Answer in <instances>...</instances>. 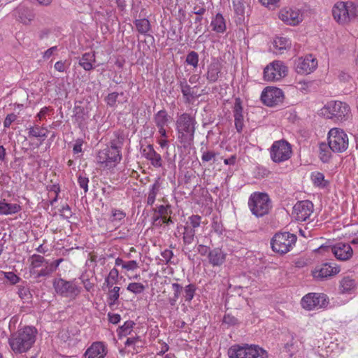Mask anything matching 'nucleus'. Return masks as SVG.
I'll return each mask as SVG.
<instances>
[{
	"label": "nucleus",
	"mask_w": 358,
	"mask_h": 358,
	"mask_svg": "<svg viewBox=\"0 0 358 358\" xmlns=\"http://www.w3.org/2000/svg\"><path fill=\"white\" fill-rule=\"evenodd\" d=\"M37 334L38 331L35 327H24L9 338L8 343L10 348L15 354L27 352L35 343Z\"/></svg>",
	"instance_id": "nucleus-1"
},
{
	"label": "nucleus",
	"mask_w": 358,
	"mask_h": 358,
	"mask_svg": "<svg viewBox=\"0 0 358 358\" xmlns=\"http://www.w3.org/2000/svg\"><path fill=\"white\" fill-rule=\"evenodd\" d=\"M196 121L194 116L184 113L176 120L178 138L180 143L190 145L194 138Z\"/></svg>",
	"instance_id": "nucleus-2"
},
{
	"label": "nucleus",
	"mask_w": 358,
	"mask_h": 358,
	"mask_svg": "<svg viewBox=\"0 0 358 358\" xmlns=\"http://www.w3.org/2000/svg\"><path fill=\"white\" fill-rule=\"evenodd\" d=\"M321 114L334 122H342L348 120L351 115L349 105L340 101L328 102L322 109Z\"/></svg>",
	"instance_id": "nucleus-3"
},
{
	"label": "nucleus",
	"mask_w": 358,
	"mask_h": 358,
	"mask_svg": "<svg viewBox=\"0 0 358 358\" xmlns=\"http://www.w3.org/2000/svg\"><path fill=\"white\" fill-rule=\"evenodd\" d=\"M248 206L252 213L259 217L268 213L271 208V201L267 194L257 192L250 195Z\"/></svg>",
	"instance_id": "nucleus-4"
},
{
	"label": "nucleus",
	"mask_w": 358,
	"mask_h": 358,
	"mask_svg": "<svg viewBox=\"0 0 358 358\" xmlns=\"http://www.w3.org/2000/svg\"><path fill=\"white\" fill-rule=\"evenodd\" d=\"M229 358H268L266 350L257 345H234L228 350Z\"/></svg>",
	"instance_id": "nucleus-5"
},
{
	"label": "nucleus",
	"mask_w": 358,
	"mask_h": 358,
	"mask_svg": "<svg viewBox=\"0 0 358 358\" xmlns=\"http://www.w3.org/2000/svg\"><path fill=\"white\" fill-rule=\"evenodd\" d=\"M296 241V236L294 234L288 232L277 233L271 239V245L274 252L282 255L288 252Z\"/></svg>",
	"instance_id": "nucleus-6"
},
{
	"label": "nucleus",
	"mask_w": 358,
	"mask_h": 358,
	"mask_svg": "<svg viewBox=\"0 0 358 358\" xmlns=\"http://www.w3.org/2000/svg\"><path fill=\"white\" fill-rule=\"evenodd\" d=\"M349 139L341 129L333 128L328 133V145L334 152H343L348 148Z\"/></svg>",
	"instance_id": "nucleus-7"
},
{
	"label": "nucleus",
	"mask_w": 358,
	"mask_h": 358,
	"mask_svg": "<svg viewBox=\"0 0 358 358\" xmlns=\"http://www.w3.org/2000/svg\"><path fill=\"white\" fill-rule=\"evenodd\" d=\"M56 292L63 296L74 299L81 292L76 280L67 281L62 278L55 280L53 283Z\"/></svg>",
	"instance_id": "nucleus-8"
},
{
	"label": "nucleus",
	"mask_w": 358,
	"mask_h": 358,
	"mask_svg": "<svg viewBox=\"0 0 358 358\" xmlns=\"http://www.w3.org/2000/svg\"><path fill=\"white\" fill-rule=\"evenodd\" d=\"M271 157L274 162L287 160L292 155V148L286 141H275L271 148Z\"/></svg>",
	"instance_id": "nucleus-9"
},
{
	"label": "nucleus",
	"mask_w": 358,
	"mask_h": 358,
	"mask_svg": "<svg viewBox=\"0 0 358 358\" xmlns=\"http://www.w3.org/2000/svg\"><path fill=\"white\" fill-rule=\"evenodd\" d=\"M287 68L281 61H273L264 70V78L267 81H278L285 77Z\"/></svg>",
	"instance_id": "nucleus-10"
},
{
	"label": "nucleus",
	"mask_w": 358,
	"mask_h": 358,
	"mask_svg": "<svg viewBox=\"0 0 358 358\" xmlns=\"http://www.w3.org/2000/svg\"><path fill=\"white\" fill-rule=\"evenodd\" d=\"M328 303L327 296L322 293H309L301 299L302 307L308 310L325 308Z\"/></svg>",
	"instance_id": "nucleus-11"
},
{
	"label": "nucleus",
	"mask_w": 358,
	"mask_h": 358,
	"mask_svg": "<svg viewBox=\"0 0 358 358\" xmlns=\"http://www.w3.org/2000/svg\"><path fill=\"white\" fill-rule=\"evenodd\" d=\"M121 159L122 155L120 150L110 147L99 150L96 156L97 162L104 167L114 166L116 163L120 162Z\"/></svg>",
	"instance_id": "nucleus-12"
},
{
	"label": "nucleus",
	"mask_w": 358,
	"mask_h": 358,
	"mask_svg": "<svg viewBox=\"0 0 358 358\" xmlns=\"http://www.w3.org/2000/svg\"><path fill=\"white\" fill-rule=\"evenodd\" d=\"M340 271V267L336 264L324 263L316 266L312 271V275L316 280L323 281L336 275Z\"/></svg>",
	"instance_id": "nucleus-13"
},
{
	"label": "nucleus",
	"mask_w": 358,
	"mask_h": 358,
	"mask_svg": "<svg viewBox=\"0 0 358 358\" xmlns=\"http://www.w3.org/2000/svg\"><path fill=\"white\" fill-rule=\"evenodd\" d=\"M261 99L268 106L278 105L283 101V92L277 87H268L262 92Z\"/></svg>",
	"instance_id": "nucleus-14"
},
{
	"label": "nucleus",
	"mask_w": 358,
	"mask_h": 358,
	"mask_svg": "<svg viewBox=\"0 0 358 358\" xmlns=\"http://www.w3.org/2000/svg\"><path fill=\"white\" fill-rule=\"evenodd\" d=\"M313 212V204L308 200L297 202L293 207L292 216L299 222L306 221Z\"/></svg>",
	"instance_id": "nucleus-15"
},
{
	"label": "nucleus",
	"mask_w": 358,
	"mask_h": 358,
	"mask_svg": "<svg viewBox=\"0 0 358 358\" xmlns=\"http://www.w3.org/2000/svg\"><path fill=\"white\" fill-rule=\"evenodd\" d=\"M326 249L332 252L336 259L342 261L349 259L352 256V249L349 244L339 243L334 246L320 247L319 250Z\"/></svg>",
	"instance_id": "nucleus-16"
},
{
	"label": "nucleus",
	"mask_w": 358,
	"mask_h": 358,
	"mask_svg": "<svg viewBox=\"0 0 358 358\" xmlns=\"http://www.w3.org/2000/svg\"><path fill=\"white\" fill-rule=\"evenodd\" d=\"M332 15L334 20L340 24H346L350 22V12L348 1L337 2L332 8Z\"/></svg>",
	"instance_id": "nucleus-17"
},
{
	"label": "nucleus",
	"mask_w": 358,
	"mask_h": 358,
	"mask_svg": "<svg viewBox=\"0 0 358 358\" xmlns=\"http://www.w3.org/2000/svg\"><path fill=\"white\" fill-rule=\"evenodd\" d=\"M317 62L311 55L300 58L296 64V71L299 73L308 74L316 69Z\"/></svg>",
	"instance_id": "nucleus-18"
},
{
	"label": "nucleus",
	"mask_w": 358,
	"mask_h": 358,
	"mask_svg": "<svg viewBox=\"0 0 358 358\" xmlns=\"http://www.w3.org/2000/svg\"><path fill=\"white\" fill-rule=\"evenodd\" d=\"M279 18L287 24L296 25L301 20L302 17L298 10L292 8H283L279 13Z\"/></svg>",
	"instance_id": "nucleus-19"
},
{
	"label": "nucleus",
	"mask_w": 358,
	"mask_h": 358,
	"mask_svg": "<svg viewBox=\"0 0 358 358\" xmlns=\"http://www.w3.org/2000/svg\"><path fill=\"white\" fill-rule=\"evenodd\" d=\"M142 155L149 161L151 164L156 168L162 166V159L159 154H158L152 145H148L142 150Z\"/></svg>",
	"instance_id": "nucleus-20"
},
{
	"label": "nucleus",
	"mask_w": 358,
	"mask_h": 358,
	"mask_svg": "<svg viewBox=\"0 0 358 358\" xmlns=\"http://www.w3.org/2000/svg\"><path fill=\"white\" fill-rule=\"evenodd\" d=\"M243 110V108L241 105V101L240 98H236L233 108V113L234 117L235 127L238 133H241L244 127Z\"/></svg>",
	"instance_id": "nucleus-21"
},
{
	"label": "nucleus",
	"mask_w": 358,
	"mask_h": 358,
	"mask_svg": "<svg viewBox=\"0 0 358 358\" xmlns=\"http://www.w3.org/2000/svg\"><path fill=\"white\" fill-rule=\"evenodd\" d=\"M106 355V349L101 342H94L86 350L85 358H104Z\"/></svg>",
	"instance_id": "nucleus-22"
},
{
	"label": "nucleus",
	"mask_w": 358,
	"mask_h": 358,
	"mask_svg": "<svg viewBox=\"0 0 358 358\" xmlns=\"http://www.w3.org/2000/svg\"><path fill=\"white\" fill-rule=\"evenodd\" d=\"M179 86L183 97L185 98V101L187 103H192L195 98L200 96V94H197V93L194 92L195 87H191L185 78L179 81Z\"/></svg>",
	"instance_id": "nucleus-23"
},
{
	"label": "nucleus",
	"mask_w": 358,
	"mask_h": 358,
	"mask_svg": "<svg viewBox=\"0 0 358 358\" xmlns=\"http://www.w3.org/2000/svg\"><path fill=\"white\" fill-rule=\"evenodd\" d=\"M222 64L217 59H213L208 66L206 78L210 83H215L218 80L221 73Z\"/></svg>",
	"instance_id": "nucleus-24"
},
{
	"label": "nucleus",
	"mask_w": 358,
	"mask_h": 358,
	"mask_svg": "<svg viewBox=\"0 0 358 358\" xmlns=\"http://www.w3.org/2000/svg\"><path fill=\"white\" fill-rule=\"evenodd\" d=\"M208 257L213 266H220L225 262L226 254L221 249L215 248L209 252Z\"/></svg>",
	"instance_id": "nucleus-25"
},
{
	"label": "nucleus",
	"mask_w": 358,
	"mask_h": 358,
	"mask_svg": "<svg viewBox=\"0 0 358 358\" xmlns=\"http://www.w3.org/2000/svg\"><path fill=\"white\" fill-rule=\"evenodd\" d=\"M20 210L21 206L19 204L8 203L6 199L0 200V215H13Z\"/></svg>",
	"instance_id": "nucleus-26"
},
{
	"label": "nucleus",
	"mask_w": 358,
	"mask_h": 358,
	"mask_svg": "<svg viewBox=\"0 0 358 358\" xmlns=\"http://www.w3.org/2000/svg\"><path fill=\"white\" fill-rule=\"evenodd\" d=\"M195 237V230L189 227L188 225H186L184 227V231H183V243L185 246L183 247L182 250H188L189 252L190 250L188 248V245L192 244L194 240Z\"/></svg>",
	"instance_id": "nucleus-27"
},
{
	"label": "nucleus",
	"mask_w": 358,
	"mask_h": 358,
	"mask_svg": "<svg viewBox=\"0 0 358 358\" xmlns=\"http://www.w3.org/2000/svg\"><path fill=\"white\" fill-rule=\"evenodd\" d=\"M95 62V55L92 52H86L83 55L79 60V64L85 70L90 71L93 67V63Z\"/></svg>",
	"instance_id": "nucleus-28"
},
{
	"label": "nucleus",
	"mask_w": 358,
	"mask_h": 358,
	"mask_svg": "<svg viewBox=\"0 0 358 358\" xmlns=\"http://www.w3.org/2000/svg\"><path fill=\"white\" fill-rule=\"evenodd\" d=\"M210 25L213 31L223 33L226 30L225 20L222 14L217 13L211 21Z\"/></svg>",
	"instance_id": "nucleus-29"
},
{
	"label": "nucleus",
	"mask_w": 358,
	"mask_h": 358,
	"mask_svg": "<svg viewBox=\"0 0 358 358\" xmlns=\"http://www.w3.org/2000/svg\"><path fill=\"white\" fill-rule=\"evenodd\" d=\"M355 287V280L348 276L344 277L340 282V290L342 293H350Z\"/></svg>",
	"instance_id": "nucleus-30"
},
{
	"label": "nucleus",
	"mask_w": 358,
	"mask_h": 358,
	"mask_svg": "<svg viewBox=\"0 0 358 358\" xmlns=\"http://www.w3.org/2000/svg\"><path fill=\"white\" fill-rule=\"evenodd\" d=\"M126 213L119 209L113 208L111 211V215L109 218L110 222L113 224V226L117 227L121 224V222L124 220Z\"/></svg>",
	"instance_id": "nucleus-31"
},
{
	"label": "nucleus",
	"mask_w": 358,
	"mask_h": 358,
	"mask_svg": "<svg viewBox=\"0 0 358 358\" xmlns=\"http://www.w3.org/2000/svg\"><path fill=\"white\" fill-rule=\"evenodd\" d=\"M19 18L22 23L28 24L34 18V13L28 8H21L19 9Z\"/></svg>",
	"instance_id": "nucleus-32"
},
{
	"label": "nucleus",
	"mask_w": 358,
	"mask_h": 358,
	"mask_svg": "<svg viewBox=\"0 0 358 358\" xmlns=\"http://www.w3.org/2000/svg\"><path fill=\"white\" fill-rule=\"evenodd\" d=\"M134 24L138 31L142 34H145L150 31V22L145 18L136 20Z\"/></svg>",
	"instance_id": "nucleus-33"
},
{
	"label": "nucleus",
	"mask_w": 358,
	"mask_h": 358,
	"mask_svg": "<svg viewBox=\"0 0 358 358\" xmlns=\"http://www.w3.org/2000/svg\"><path fill=\"white\" fill-rule=\"evenodd\" d=\"M124 141V136L123 134L116 132L114 134V138L110 141V148L120 150L121 152V149L123 146Z\"/></svg>",
	"instance_id": "nucleus-34"
},
{
	"label": "nucleus",
	"mask_w": 358,
	"mask_h": 358,
	"mask_svg": "<svg viewBox=\"0 0 358 358\" xmlns=\"http://www.w3.org/2000/svg\"><path fill=\"white\" fill-rule=\"evenodd\" d=\"M273 45L276 50L282 51L290 48L291 43L289 40L284 37H277L273 41Z\"/></svg>",
	"instance_id": "nucleus-35"
},
{
	"label": "nucleus",
	"mask_w": 358,
	"mask_h": 358,
	"mask_svg": "<svg viewBox=\"0 0 358 358\" xmlns=\"http://www.w3.org/2000/svg\"><path fill=\"white\" fill-rule=\"evenodd\" d=\"M45 131H47V129L43 127L41 128L38 126L30 127L28 129V136L29 137L45 138L47 136Z\"/></svg>",
	"instance_id": "nucleus-36"
},
{
	"label": "nucleus",
	"mask_w": 358,
	"mask_h": 358,
	"mask_svg": "<svg viewBox=\"0 0 358 358\" xmlns=\"http://www.w3.org/2000/svg\"><path fill=\"white\" fill-rule=\"evenodd\" d=\"M43 268L40 271L34 270L31 271V273L34 275L35 278L40 277L47 276L53 272L52 268L50 266V264L47 262L44 264Z\"/></svg>",
	"instance_id": "nucleus-37"
},
{
	"label": "nucleus",
	"mask_w": 358,
	"mask_h": 358,
	"mask_svg": "<svg viewBox=\"0 0 358 358\" xmlns=\"http://www.w3.org/2000/svg\"><path fill=\"white\" fill-rule=\"evenodd\" d=\"M159 190V184L158 182H155L153 185H152L150 191L148 192L147 204L149 206H152L155 203L156 196Z\"/></svg>",
	"instance_id": "nucleus-38"
},
{
	"label": "nucleus",
	"mask_w": 358,
	"mask_h": 358,
	"mask_svg": "<svg viewBox=\"0 0 358 358\" xmlns=\"http://www.w3.org/2000/svg\"><path fill=\"white\" fill-rule=\"evenodd\" d=\"M31 260L30 272L36 270L37 268L43 266L45 262H47L43 257L38 255H33L31 257Z\"/></svg>",
	"instance_id": "nucleus-39"
},
{
	"label": "nucleus",
	"mask_w": 358,
	"mask_h": 358,
	"mask_svg": "<svg viewBox=\"0 0 358 358\" xmlns=\"http://www.w3.org/2000/svg\"><path fill=\"white\" fill-rule=\"evenodd\" d=\"M329 146L325 143H322L320 146V158L323 162H327L331 157Z\"/></svg>",
	"instance_id": "nucleus-40"
},
{
	"label": "nucleus",
	"mask_w": 358,
	"mask_h": 358,
	"mask_svg": "<svg viewBox=\"0 0 358 358\" xmlns=\"http://www.w3.org/2000/svg\"><path fill=\"white\" fill-rule=\"evenodd\" d=\"M168 122L167 113L165 110H159L155 116L157 127H164Z\"/></svg>",
	"instance_id": "nucleus-41"
},
{
	"label": "nucleus",
	"mask_w": 358,
	"mask_h": 358,
	"mask_svg": "<svg viewBox=\"0 0 358 358\" xmlns=\"http://www.w3.org/2000/svg\"><path fill=\"white\" fill-rule=\"evenodd\" d=\"M172 289L173 291L174 292L173 296L169 298V302L171 304V306H173L176 305V301L178 299L181 292L182 291V287L178 283H173Z\"/></svg>",
	"instance_id": "nucleus-42"
},
{
	"label": "nucleus",
	"mask_w": 358,
	"mask_h": 358,
	"mask_svg": "<svg viewBox=\"0 0 358 358\" xmlns=\"http://www.w3.org/2000/svg\"><path fill=\"white\" fill-rule=\"evenodd\" d=\"M120 287H114L108 291V302L110 306L114 305L120 296Z\"/></svg>",
	"instance_id": "nucleus-43"
},
{
	"label": "nucleus",
	"mask_w": 358,
	"mask_h": 358,
	"mask_svg": "<svg viewBox=\"0 0 358 358\" xmlns=\"http://www.w3.org/2000/svg\"><path fill=\"white\" fill-rule=\"evenodd\" d=\"M313 183L320 187H325L327 181L324 180V176L320 172L313 173L311 176Z\"/></svg>",
	"instance_id": "nucleus-44"
},
{
	"label": "nucleus",
	"mask_w": 358,
	"mask_h": 358,
	"mask_svg": "<svg viewBox=\"0 0 358 358\" xmlns=\"http://www.w3.org/2000/svg\"><path fill=\"white\" fill-rule=\"evenodd\" d=\"M196 291V287L193 284H189L184 288L183 296L186 301H191L194 298Z\"/></svg>",
	"instance_id": "nucleus-45"
},
{
	"label": "nucleus",
	"mask_w": 358,
	"mask_h": 358,
	"mask_svg": "<svg viewBox=\"0 0 358 358\" xmlns=\"http://www.w3.org/2000/svg\"><path fill=\"white\" fill-rule=\"evenodd\" d=\"M350 22L353 20H358V0L356 2L348 1Z\"/></svg>",
	"instance_id": "nucleus-46"
},
{
	"label": "nucleus",
	"mask_w": 358,
	"mask_h": 358,
	"mask_svg": "<svg viewBox=\"0 0 358 358\" xmlns=\"http://www.w3.org/2000/svg\"><path fill=\"white\" fill-rule=\"evenodd\" d=\"M234 9L236 15L243 17L245 14V4L243 0H232Z\"/></svg>",
	"instance_id": "nucleus-47"
},
{
	"label": "nucleus",
	"mask_w": 358,
	"mask_h": 358,
	"mask_svg": "<svg viewBox=\"0 0 358 358\" xmlns=\"http://www.w3.org/2000/svg\"><path fill=\"white\" fill-rule=\"evenodd\" d=\"M135 323L133 321L129 320L124 322V324L120 327L119 335L127 336L129 334Z\"/></svg>",
	"instance_id": "nucleus-48"
},
{
	"label": "nucleus",
	"mask_w": 358,
	"mask_h": 358,
	"mask_svg": "<svg viewBox=\"0 0 358 358\" xmlns=\"http://www.w3.org/2000/svg\"><path fill=\"white\" fill-rule=\"evenodd\" d=\"M127 290L134 294H141L145 290V286L139 282H131L128 285Z\"/></svg>",
	"instance_id": "nucleus-49"
},
{
	"label": "nucleus",
	"mask_w": 358,
	"mask_h": 358,
	"mask_svg": "<svg viewBox=\"0 0 358 358\" xmlns=\"http://www.w3.org/2000/svg\"><path fill=\"white\" fill-rule=\"evenodd\" d=\"M201 223V217L198 215H193L189 217V221L187 222V225L189 227L195 230L196 227H199Z\"/></svg>",
	"instance_id": "nucleus-50"
},
{
	"label": "nucleus",
	"mask_w": 358,
	"mask_h": 358,
	"mask_svg": "<svg viewBox=\"0 0 358 358\" xmlns=\"http://www.w3.org/2000/svg\"><path fill=\"white\" fill-rule=\"evenodd\" d=\"M186 62L194 67L198 66L199 55L194 51H191L186 57Z\"/></svg>",
	"instance_id": "nucleus-51"
},
{
	"label": "nucleus",
	"mask_w": 358,
	"mask_h": 358,
	"mask_svg": "<svg viewBox=\"0 0 358 358\" xmlns=\"http://www.w3.org/2000/svg\"><path fill=\"white\" fill-rule=\"evenodd\" d=\"M124 93L121 92L120 94H118L117 92H113L109 94L106 97V101L108 106L110 107L115 106L116 104V102L117 101V98L119 96H123Z\"/></svg>",
	"instance_id": "nucleus-52"
},
{
	"label": "nucleus",
	"mask_w": 358,
	"mask_h": 358,
	"mask_svg": "<svg viewBox=\"0 0 358 358\" xmlns=\"http://www.w3.org/2000/svg\"><path fill=\"white\" fill-rule=\"evenodd\" d=\"M78 182L80 187L84 189L85 193H86L88 191V178L80 175L78 178Z\"/></svg>",
	"instance_id": "nucleus-53"
},
{
	"label": "nucleus",
	"mask_w": 358,
	"mask_h": 358,
	"mask_svg": "<svg viewBox=\"0 0 358 358\" xmlns=\"http://www.w3.org/2000/svg\"><path fill=\"white\" fill-rule=\"evenodd\" d=\"M138 267V264L135 260L125 262L123 264V268L127 271H134Z\"/></svg>",
	"instance_id": "nucleus-54"
},
{
	"label": "nucleus",
	"mask_w": 358,
	"mask_h": 358,
	"mask_svg": "<svg viewBox=\"0 0 358 358\" xmlns=\"http://www.w3.org/2000/svg\"><path fill=\"white\" fill-rule=\"evenodd\" d=\"M5 278L11 283L16 284L19 282L20 278L13 272L3 273Z\"/></svg>",
	"instance_id": "nucleus-55"
},
{
	"label": "nucleus",
	"mask_w": 358,
	"mask_h": 358,
	"mask_svg": "<svg viewBox=\"0 0 358 358\" xmlns=\"http://www.w3.org/2000/svg\"><path fill=\"white\" fill-rule=\"evenodd\" d=\"M261 3L270 9H273L277 6L279 0H259Z\"/></svg>",
	"instance_id": "nucleus-56"
},
{
	"label": "nucleus",
	"mask_w": 358,
	"mask_h": 358,
	"mask_svg": "<svg viewBox=\"0 0 358 358\" xmlns=\"http://www.w3.org/2000/svg\"><path fill=\"white\" fill-rule=\"evenodd\" d=\"M216 154L212 151L203 152L201 156V159L204 162H209L215 158Z\"/></svg>",
	"instance_id": "nucleus-57"
},
{
	"label": "nucleus",
	"mask_w": 358,
	"mask_h": 358,
	"mask_svg": "<svg viewBox=\"0 0 358 358\" xmlns=\"http://www.w3.org/2000/svg\"><path fill=\"white\" fill-rule=\"evenodd\" d=\"M237 319L229 314L225 315L223 318V322L229 325H234L237 324Z\"/></svg>",
	"instance_id": "nucleus-58"
},
{
	"label": "nucleus",
	"mask_w": 358,
	"mask_h": 358,
	"mask_svg": "<svg viewBox=\"0 0 358 358\" xmlns=\"http://www.w3.org/2000/svg\"><path fill=\"white\" fill-rule=\"evenodd\" d=\"M15 120L16 115L15 114H8L3 122V126L5 127H9L12 122H13Z\"/></svg>",
	"instance_id": "nucleus-59"
},
{
	"label": "nucleus",
	"mask_w": 358,
	"mask_h": 358,
	"mask_svg": "<svg viewBox=\"0 0 358 358\" xmlns=\"http://www.w3.org/2000/svg\"><path fill=\"white\" fill-rule=\"evenodd\" d=\"M83 141L82 139H77L73 145V152L75 154H78L82 152V146H83Z\"/></svg>",
	"instance_id": "nucleus-60"
},
{
	"label": "nucleus",
	"mask_w": 358,
	"mask_h": 358,
	"mask_svg": "<svg viewBox=\"0 0 358 358\" xmlns=\"http://www.w3.org/2000/svg\"><path fill=\"white\" fill-rule=\"evenodd\" d=\"M118 275H119V271H117V268H113V269L110 270V271L109 272V274L108 275V278L109 280H112L114 282H116L117 281V278H118Z\"/></svg>",
	"instance_id": "nucleus-61"
},
{
	"label": "nucleus",
	"mask_w": 358,
	"mask_h": 358,
	"mask_svg": "<svg viewBox=\"0 0 358 358\" xmlns=\"http://www.w3.org/2000/svg\"><path fill=\"white\" fill-rule=\"evenodd\" d=\"M169 206H163L161 205L158 208V213L162 217H164L165 215H168L171 213L169 210Z\"/></svg>",
	"instance_id": "nucleus-62"
},
{
	"label": "nucleus",
	"mask_w": 358,
	"mask_h": 358,
	"mask_svg": "<svg viewBox=\"0 0 358 358\" xmlns=\"http://www.w3.org/2000/svg\"><path fill=\"white\" fill-rule=\"evenodd\" d=\"M161 255L164 260L166 262H169L173 256V253L171 250H165Z\"/></svg>",
	"instance_id": "nucleus-63"
},
{
	"label": "nucleus",
	"mask_w": 358,
	"mask_h": 358,
	"mask_svg": "<svg viewBox=\"0 0 358 358\" xmlns=\"http://www.w3.org/2000/svg\"><path fill=\"white\" fill-rule=\"evenodd\" d=\"M197 251L201 255L204 256L206 255H208V253L210 250H209L208 247L203 245L202 244H200L197 247Z\"/></svg>",
	"instance_id": "nucleus-64"
}]
</instances>
